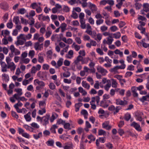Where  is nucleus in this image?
<instances>
[{"mask_svg": "<svg viewBox=\"0 0 149 149\" xmlns=\"http://www.w3.org/2000/svg\"><path fill=\"white\" fill-rule=\"evenodd\" d=\"M111 86V81H108V84H107L106 85L104 86L105 90L108 91Z\"/></svg>", "mask_w": 149, "mask_h": 149, "instance_id": "nucleus-47", "label": "nucleus"}, {"mask_svg": "<svg viewBox=\"0 0 149 149\" xmlns=\"http://www.w3.org/2000/svg\"><path fill=\"white\" fill-rule=\"evenodd\" d=\"M1 71L3 72H6L8 68V65H6L5 62H2L1 64Z\"/></svg>", "mask_w": 149, "mask_h": 149, "instance_id": "nucleus-17", "label": "nucleus"}, {"mask_svg": "<svg viewBox=\"0 0 149 149\" xmlns=\"http://www.w3.org/2000/svg\"><path fill=\"white\" fill-rule=\"evenodd\" d=\"M131 126L134 127L136 130L139 131H142L140 125L135 122H133L130 125Z\"/></svg>", "mask_w": 149, "mask_h": 149, "instance_id": "nucleus-10", "label": "nucleus"}, {"mask_svg": "<svg viewBox=\"0 0 149 149\" xmlns=\"http://www.w3.org/2000/svg\"><path fill=\"white\" fill-rule=\"evenodd\" d=\"M22 94H15L13 97H10V100L12 102H14L15 101L14 98H15L17 100H19V97Z\"/></svg>", "mask_w": 149, "mask_h": 149, "instance_id": "nucleus-12", "label": "nucleus"}, {"mask_svg": "<svg viewBox=\"0 0 149 149\" xmlns=\"http://www.w3.org/2000/svg\"><path fill=\"white\" fill-rule=\"evenodd\" d=\"M134 117L136 118V119L137 120L139 121H142V116L143 115V113L139 111H135L134 113Z\"/></svg>", "mask_w": 149, "mask_h": 149, "instance_id": "nucleus-3", "label": "nucleus"}, {"mask_svg": "<svg viewBox=\"0 0 149 149\" xmlns=\"http://www.w3.org/2000/svg\"><path fill=\"white\" fill-rule=\"evenodd\" d=\"M26 12V10L24 8H22L19 9L17 12L18 14L23 15Z\"/></svg>", "mask_w": 149, "mask_h": 149, "instance_id": "nucleus-34", "label": "nucleus"}, {"mask_svg": "<svg viewBox=\"0 0 149 149\" xmlns=\"http://www.w3.org/2000/svg\"><path fill=\"white\" fill-rule=\"evenodd\" d=\"M88 4L89 5V6L93 12L97 10V8L96 6L94 4L92 3L91 2L88 3Z\"/></svg>", "mask_w": 149, "mask_h": 149, "instance_id": "nucleus-21", "label": "nucleus"}, {"mask_svg": "<svg viewBox=\"0 0 149 149\" xmlns=\"http://www.w3.org/2000/svg\"><path fill=\"white\" fill-rule=\"evenodd\" d=\"M35 54V51L33 50H30L29 52L28 56L29 57L32 58L34 56Z\"/></svg>", "mask_w": 149, "mask_h": 149, "instance_id": "nucleus-41", "label": "nucleus"}, {"mask_svg": "<svg viewBox=\"0 0 149 149\" xmlns=\"http://www.w3.org/2000/svg\"><path fill=\"white\" fill-rule=\"evenodd\" d=\"M10 49L12 54H13L15 55H18L20 54V51L15 48L13 45H11L10 47Z\"/></svg>", "mask_w": 149, "mask_h": 149, "instance_id": "nucleus-4", "label": "nucleus"}, {"mask_svg": "<svg viewBox=\"0 0 149 149\" xmlns=\"http://www.w3.org/2000/svg\"><path fill=\"white\" fill-rule=\"evenodd\" d=\"M87 0H79V3L81 4L83 7H85L87 6Z\"/></svg>", "mask_w": 149, "mask_h": 149, "instance_id": "nucleus-42", "label": "nucleus"}, {"mask_svg": "<svg viewBox=\"0 0 149 149\" xmlns=\"http://www.w3.org/2000/svg\"><path fill=\"white\" fill-rule=\"evenodd\" d=\"M28 55V53L27 51H25L23 52L21 56V58H25Z\"/></svg>", "mask_w": 149, "mask_h": 149, "instance_id": "nucleus-60", "label": "nucleus"}, {"mask_svg": "<svg viewBox=\"0 0 149 149\" xmlns=\"http://www.w3.org/2000/svg\"><path fill=\"white\" fill-rule=\"evenodd\" d=\"M97 70L98 72L100 73L103 75H105L107 72L106 70L100 66H98L97 67Z\"/></svg>", "mask_w": 149, "mask_h": 149, "instance_id": "nucleus-8", "label": "nucleus"}, {"mask_svg": "<svg viewBox=\"0 0 149 149\" xmlns=\"http://www.w3.org/2000/svg\"><path fill=\"white\" fill-rule=\"evenodd\" d=\"M15 87V85L12 83H11L9 86V89L8 90V93H12L13 89Z\"/></svg>", "mask_w": 149, "mask_h": 149, "instance_id": "nucleus-26", "label": "nucleus"}, {"mask_svg": "<svg viewBox=\"0 0 149 149\" xmlns=\"http://www.w3.org/2000/svg\"><path fill=\"white\" fill-rule=\"evenodd\" d=\"M125 90L123 89H120L118 88H115V89H112L111 90L110 93H113L115 92H119V93H124Z\"/></svg>", "mask_w": 149, "mask_h": 149, "instance_id": "nucleus-15", "label": "nucleus"}, {"mask_svg": "<svg viewBox=\"0 0 149 149\" xmlns=\"http://www.w3.org/2000/svg\"><path fill=\"white\" fill-rule=\"evenodd\" d=\"M38 19L39 21H45L49 22L50 21V18L48 16H45L42 14H40L38 16Z\"/></svg>", "mask_w": 149, "mask_h": 149, "instance_id": "nucleus-6", "label": "nucleus"}, {"mask_svg": "<svg viewBox=\"0 0 149 149\" xmlns=\"http://www.w3.org/2000/svg\"><path fill=\"white\" fill-rule=\"evenodd\" d=\"M74 52L72 50H71L69 51L68 53L66 54L65 57L69 59H72L73 57Z\"/></svg>", "mask_w": 149, "mask_h": 149, "instance_id": "nucleus-18", "label": "nucleus"}, {"mask_svg": "<svg viewBox=\"0 0 149 149\" xmlns=\"http://www.w3.org/2000/svg\"><path fill=\"white\" fill-rule=\"evenodd\" d=\"M72 46H74V49L76 51H79L80 48V47L79 45H76L74 43L72 44Z\"/></svg>", "mask_w": 149, "mask_h": 149, "instance_id": "nucleus-63", "label": "nucleus"}, {"mask_svg": "<svg viewBox=\"0 0 149 149\" xmlns=\"http://www.w3.org/2000/svg\"><path fill=\"white\" fill-rule=\"evenodd\" d=\"M131 117V114L129 113H126L125 116L124 118L126 121H129Z\"/></svg>", "mask_w": 149, "mask_h": 149, "instance_id": "nucleus-50", "label": "nucleus"}, {"mask_svg": "<svg viewBox=\"0 0 149 149\" xmlns=\"http://www.w3.org/2000/svg\"><path fill=\"white\" fill-rule=\"evenodd\" d=\"M143 10L144 11L147 12L149 11V4L145 3L143 4Z\"/></svg>", "mask_w": 149, "mask_h": 149, "instance_id": "nucleus-36", "label": "nucleus"}, {"mask_svg": "<svg viewBox=\"0 0 149 149\" xmlns=\"http://www.w3.org/2000/svg\"><path fill=\"white\" fill-rule=\"evenodd\" d=\"M64 125V128L65 129H68V130H71V129L70 127V125L69 123H64L63 125Z\"/></svg>", "mask_w": 149, "mask_h": 149, "instance_id": "nucleus-48", "label": "nucleus"}, {"mask_svg": "<svg viewBox=\"0 0 149 149\" xmlns=\"http://www.w3.org/2000/svg\"><path fill=\"white\" fill-rule=\"evenodd\" d=\"M63 59L60 58L57 62V69H58L63 64Z\"/></svg>", "mask_w": 149, "mask_h": 149, "instance_id": "nucleus-22", "label": "nucleus"}, {"mask_svg": "<svg viewBox=\"0 0 149 149\" xmlns=\"http://www.w3.org/2000/svg\"><path fill=\"white\" fill-rule=\"evenodd\" d=\"M38 61L40 63H42L44 61V59L42 54H38Z\"/></svg>", "mask_w": 149, "mask_h": 149, "instance_id": "nucleus-44", "label": "nucleus"}, {"mask_svg": "<svg viewBox=\"0 0 149 149\" xmlns=\"http://www.w3.org/2000/svg\"><path fill=\"white\" fill-rule=\"evenodd\" d=\"M30 61V59L28 58H21L20 63L21 64L24 63L27 64L29 63Z\"/></svg>", "mask_w": 149, "mask_h": 149, "instance_id": "nucleus-31", "label": "nucleus"}, {"mask_svg": "<svg viewBox=\"0 0 149 149\" xmlns=\"http://www.w3.org/2000/svg\"><path fill=\"white\" fill-rule=\"evenodd\" d=\"M118 69H119L118 66H115L114 68L111 69V72L114 73H116L117 72L118 70Z\"/></svg>", "mask_w": 149, "mask_h": 149, "instance_id": "nucleus-51", "label": "nucleus"}, {"mask_svg": "<svg viewBox=\"0 0 149 149\" xmlns=\"http://www.w3.org/2000/svg\"><path fill=\"white\" fill-rule=\"evenodd\" d=\"M17 39H20L25 41L26 39L25 38V35L24 34H20L19 36L17 37Z\"/></svg>", "mask_w": 149, "mask_h": 149, "instance_id": "nucleus-46", "label": "nucleus"}, {"mask_svg": "<svg viewBox=\"0 0 149 149\" xmlns=\"http://www.w3.org/2000/svg\"><path fill=\"white\" fill-rule=\"evenodd\" d=\"M102 38V35L100 33H98L96 35V40H100Z\"/></svg>", "mask_w": 149, "mask_h": 149, "instance_id": "nucleus-59", "label": "nucleus"}, {"mask_svg": "<svg viewBox=\"0 0 149 149\" xmlns=\"http://www.w3.org/2000/svg\"><path fill=\"white\" fill-rule=\"evenodd\" d=\"M50 115L48 114H47L46 116H44L42 117V120L44 122V123L43 124V125L46 126V125L49 124V122L48 120L50 118Z\"/></svg>", "mask_w": 149, "mask_h": 149, "instance_id": "nucleus-9", "label": "nucleus"}, {"mask_svg": "<svg viewBox=\"0 0 149 149\" xmlns=\"http://www.w3.org/2000/svg\"><path fill=\"white\" fill-rule=\"evenodd\" d=\"M54 141L53 139H49L46 142V143L48 146H53Z\"/></svg>", "mask_w": 149, "mask_h": 149, "instance_id": "nucleus-37", "label": "nucleus"}, {"mask_svg": "<svg viewBox=\"0 0 149 149\" xmlns=\"http://www.w3.org/2000/svg\"><path fill=\"white\" fill-rule=\"evenodd\" d=\"M71 24L74 26H78L79 25V23L77 20H74L71 22Z\"/></svg>", "mask_w": 149, "mask_h": 149, "instance_id": "nucleus-64", "label": "nucleus"}, {"mask_svg": "<svg viewBox=\"0 0 149 149\" xmlns=\"http://www.w3.org/2000/svg\"><path fill=\"white\" fill-rule=\"evenodd\" d=\"M2 79L5 82H8L9 79L8 75L6 73L2 74Z\"/></svg>", "mask_w": 149, "mask_h": 149, "instance_id": "nucleus-28", "label": "nucleus"}, {"mask_svg": "<svg viewBox=\"0 0 149 149\" xmlns=\"http://www.w3.org/2000/svg\"><path fill=\"white\" fill-rule=\"evenodd\" d=\"M63 81L64 83L68 84H70L72 82V81L70 79H68L65 78L63 79Z\"/></svg>", "mask_w": 149, "mask_h": 149, "instance_id": "nucleus-62", "label": "nucleus"}, {"mask_svg": "<svg viewBox=\"0 0 149 149\" xmlns=\"http://www.w3.org/2000/svg\"><path fill=\"white\" fill-rule=\"evenodd\" d=\"M89 60V58L88 57L84 58L83 60V58L82 56L80 55H79L74 60L73 63L77 64H80V62L81 61L82 64H87Z\"/></svg>", "mask_w": 149, "mask_h": 149, "instance_id": "nucleus-1", "label": "nucleus"}, {"mask_svg": "<svg viewBox=\"0 0 149 149\" xmlns=\"http://www.w3.org/2000/svg\"><path fill=\"white\" fill-rule=\"evenodd\" d=\"M100 29L102 32H104L107 30L108 27L105 25H103L100 27Z\"/></svg>", "mask_w": 149, "mask_h": 149, "instance_id": "nucleus-55", "label": "nucleus"}, {"mask_svg": "<svg viewBox=\"0 0 149 149\" xmlns=\"http://www.w3.org/2000/svg\"><path fill=\"white\" fill-rule=\"evenodd\" d=\"M52 53H53L52 50H49L47 51L46 53L47 58L48 59H52Z\"/></svg>", "mask_w": 149, "mask_h": 149, "instance_id": "nucleus-32", "label": "nucleus"}, {"mask_svg": "<svg viewBox=\"0 0 149 149\" xmlns=\"http://www.w3.org/2000/svg\"><path fill=\"white\" fill-rule=\"evenodd\" d=\"M10 34V31L7 30H3L1 31V35L4 38H6V36H8Z\"/></svg>", "mask_w": 149, "mask_h": 149, "instance_id": "nucleus-23", "label": "nucleus"}, {"mask_svg": "<svg viewBox=\"0 0 149 149\" xmlns=\"http://www.w3.org/2000/svg\"><path fill=\"white\" fill-rule=\"evenodd\" d=\"M13 22L15 23L16 25H17L19 23H20L18 16L14 17L13 18Z\"/></svg>", "mask_w": 149, "mask_h": 149, "instance_id": "nucleus-45", "label": "nucleus"}, {"mask_svg": "<svg viewBox=\"0 0 149 149\" xmlns=\"http://www.w3.org/2000/svg\"><path fill=\"white\" fill-rule=\"evenodd\" d=\"M30 21L29 24L31 26L33 25L35 23V19L33 17H30L29 18Z\"/></svg>", "mask_w": 149, "mask_h": 149, "instance_id": "nucleus-52", "label": "nucleus"}, {"mask_svg": "<svg viewBox=\"0 0 149 149\" xmlns=\"http://www.w3.org/2000/svg\"><path fill=\"white\" fill-rule=\"evenodd\" d=\"M47 31L46 32L45 37L46 38H49L52 33V31H51L49 27L47 28Z\"/></svg>", "mask_w": 149, "mask_h": 149, "instance_id": "nucleus-27", "label": "nucleus"}, {"mask_svg": "<svg viewBox=\"0 0 149 149\" xmlns=\"http://www.w3.org/2000/svg\"><path fill=\"white\" fill-rule=\"evenodd\" d=\"M42 44H40L38 42H36L35 43L34 48L36 50H41L42 48Z\"/></svg>", "mask_w": 149, "mask_h": 149, "instance_id": "nucleus-20", "label": "nucleus"}, {"mask_svg": "<svg viewBox=\"0 0 149 149\" xmlns=\"http://www.w3.org/2000/svg\"><path fill=\"white\" fill-rule=\"evenodd\" d=\"M34 84L36 86V89L38 90H40L41 88L45 86V84L42 81H40L38 79H36L33 81Z\"/></svg>", "mask_w": 149, "mask_h": 149, "instance_id": "nucleus-2", "label": "nucleus"}, {"mask_svg": "<svg viewBox=\"0 0 149 149\" xmlns=\"http://www.w3.org/2000/svg\"><path fill=\"white\" fill-rule=\"evenodd\" d=\"M11 115L13 117L16 119H18L19 118V116L16 113L13 111H11Z\"/></svg>", "mask_w": 149, "mask_h": 149, "instance_id": "nucleus-58", "label": "nucleus"}, {"mask_svg": "<svg viewBox=\"0 0 149 149\" xmlns=\"http://www.w3.org/2000/svg\"><path fill=\"white\" fill-rule=\"evenodd\" d=\"M83 87L87 89H89L90 86L89 84L87 83L86 81H83L81 83Z\"/></svg>", "mask_w": 149, "mask_h": 149, "instance_id": "nucleus-35", "label": "nucleus"}, {"mask_svg": "<svg viewBox=\"0 0 149 149\" xmlns=\"http://www.w3.org/2000/svg\"><path fill=\"white\" fill-rule=\"evenodd\" d=\"M33 79V77H31L28 79H24L22 82L23 85L25 86H26L27 85L31 83Z\"/></svg>", "mask_w": 149, "mask_h": 149, "instance_id": "nucleus-19", "label": "nucleus"}, {"mask_svg": "<svg viewBox=\"0 0 149 149\" xmlns=\"http://www.w3.org/2000/svg\"><path fill=\"white\" fill-rule=\"evenodd\" d=\"M13 24L12 21H10L8 22L7 23L6 25L7 27L10 29H11L13 27Z\"/></svg>", "mask_w": 149, "mask_h": 149, "instance_id": "nucleus-54", "label": "nucleus"}, {"mask_svg": "<svg viewBox=\"0 0 149 149\" xmlns=\"http://www.w3.org/2000/svg\"><path fill=\"white\" fill-rule=\"evenodd\" d=\"M139 100L143 102L145 101H149V94L148 95L143 96L142 97L140 98Z\"/></svg>", "mask_w": 149, "mask_h": 149, "instance_id": "nucleus-24", "label": "nucleus"}, {"mask_svg": "<svg viewBox=\"0 0 149 149\" xmlns=\"http://www.w3.org/2000/svg\"><path fill=\"white\" fill-rule=\"evenodd\" d=\"M67 26L66 24L65 23H63L61 24L60 28L61 29L62 32H64L66 30Z\"/></svg>", "mask_w": 149, "mask_h": 149, "instance_id": "nucleus-25", "label": "nucleus"}, {"mask_svg": "<svg viewBox=\"0 0 149 149\" xmlns=\"http://www.w3.org/2000/svg\"><path fill=\"white\" fill-rule=\"evenodd\" d=\"M98 133L99 135H105L106 132L105 131L102 129H100L99 130Z\"/></svg>", "mask_w": 149, "mask_h": 149, "instance_id": "nucleus-56", "label": "nucleus"}, {"mask_svg": "<svg viewBox=\"0 0 149 149\" xmlns=\"http://www.w3.org/2000/svg\"><path fill=\"white\" fill-rule=\"evenodd\" d=\"M42 133L41 132L39 133L38 135L37 134L33 135V137L36 139H38L40 137H42Z\"/></svg>", "mask_w": 149, "mask_h": 149, "instance_id": "nucleus-49", "label": "nucleus"}, {"mask_svg": "<svg viewBox=\"0 0 149 149\" xmlns=\"http://www.w3.org/2000/svg\"><path fill=\"white\" fill-rule=\"evenodd\" d=\"M136 2V3L134 5L136 9L137 10L140 9L141 7V4L140 3H137V2Z\"/></svg>", "mask_w": 149, "mask_h": 149, "instance_id": "nucleus-61", "label": "nucleus"}, {"mask_svg": "<svg viewBox=\"0 0 149 149\" xmlns=\"http://www.w3.org/2000/svg\"><path fill=\"white\" fill-rule=\"evenodd\" d=\"M107 40L104 39L103 41V43L104 44H107L110 45L111 44L113 41V39L111 38L107 37Z\"/></svg>", "mask_w": 149, "mask_h": 149, "instance_id": "nucleus-11", "label": "nucleus"}, {"mask_svg": "<svg viewBox=\"0 0 149 149\" xmlns=\"http://www.w3.org/2000/svg\"><path fill=\"white\" fill-rule=\"evenodd\" d=\"M82 68V66L81 64H77L74 63L72 64L71 69L74 71H76L77 70H80Z\"/></svg>", "mask_w": 149, "mask_h": 149, "instance_id": "nucleus-5", "label": "nucleus"}, {"mask_svg": "<svg viewBox=\"0 0 149 149\" xmlns=\"http://www.w3.org/2000/svg\"><path fill=\"white\" fill-rule=\"evenodd\" d=\"M41 66L39 64L37 65L36 67L33 66L31 70V74H35L37 71L41 69Z\"/></svg>", "mask_w": 149, "mask_h": 149, "instance_id": "nucleus-7", "label": "nucleus"}, {"mask_svg": "<svg viewBox=\"0 0 149 149\" xmlns=\"http://www.w3.org/2000/svg\"><path fill=\"white\" fill-rule=\"evenodd\" d=\"M39 6H39L38 4L36 3H32L30 6V7L31 8L33 9H36V8H38Z\"/></svg>", "mask_w": 149, "mask_h": 149, "instance_id": "nucleus-43", "label": "nucleus"}, {"mask_svg": "<svg viewBox=\"0 0 149 149\" xmlns=\"http://www.w3.org/2000/svg\"><path fill=\"white\" fill-rule=\"evenodd\" d=\"M112 86L113 88H116L117 86L118 83L116 80L114 79H112L110 80Z\"/></svg>", "mask_w": 149, "mask_h": 149, "instance_id": "nucleus-29", "label": "nucleus"}, {"mask_svg": "<svg viewBox=\"0 0 149 149\" xmlns=\"http://www.w3.org/2000/svg\"><path fill=\"white\" fill-rule=\"evenodd\" d=\"M63 76L64 77H68L70 75V73L68 71L65 72L63 73Z\"/></svg>", "mask_w": 149, "mask_h": 149, "instance_id": "nucleus-57", "label": "nucleus"}, {"mask_svg": "<svg viewBox=\"0 0 149 149\" xmlns=\"http://www.w3.org/2000/svg\"><path fill=\"white\" fill-rule=\"evenodd\" d=\"M127 102L126 101H123L120 99H116V104L117 105H126L127 104Z\"/></svg>", "mask_w": 149, "mask_h": 149, "instance_id": "nucleus-14", "label": "nucleus"}, {"mask_svg": "<svg viewBox=\"0 0 149 149\" xmlns=\"http://www.w3.org/2000/svg\"><path fill=\"white\" fill-rule=\"evenodd\" d=\"M38 77L41 79H43L44 77H46V75L43 72L41 71L39 72L37 74Z\"/></svg>", "mask_w": 149, "mask_h": 149, "instance_id": "nucleus-33", "label": "nucleus"}, {"mask_svg": "<svg viewBox=\"0 0 149 149\" xmlns=\"http://www.w3.org/2000/svg\"><path fill=\"white\" fill-rule=\"evenodd\" d=\"M114 53L116 54H118L120 57H123V54L122 52L120 51L119 49H117L114 51Z\"/></svg>", "mask_w": 149, "mask_h": 149, "instance_id": "nucleus-38", "label": "nucleus"}, {"mask_svg": "<svg viewBox=\"0 0 149 149\" xmlns=\"http://www.w3.org/2000/svg\"><path fill=\"white\" fill-rule=\"evenodd\" d=\"M8 65V68L10 69L11 71L14 72L16 68V66L14 63L13 62H11Z\"/></svg>", "mask_w": 149, "mask_h": 149, "instance_id": "nucleus-13", "label": "nucleus"}, {"mask_svg": "<svg viewBox=\"0 0 149 149\" xmlns=\"http://www.w3.org/2000/svg\"><path fill=\"white\" fill-rule=\"evenodd\" d=\"M17 39V41L15 42V44L17 46L19 45H22L24 44L25 42V41L20 39Z\"/></svg>", "mask_w": 149, "mask_h": 149, "instance_id": "nucleus-40", "label": "nucleus"}, {"mask_svg": "<svg viewBox=\"0 0 149 149\" xmlns=\"http://www.w3.org/2000/svg\"><path fill=\"white\" fill-rule=\"evenodd\" d=\"M121 34L119 32L112 34L113 37L116 39H118L121 37Z\"/></svg>", "mask_w": 149, "mask_h": 149, "instance_id": "nucleus-39", "label": "nucleus"}, {"mask_svg": "<svg viewBox=\"0 0 149 149\" xmlns=\"http://www.w3.org/2000/svg\"><path fill=\"white\" fill-rule=\"evenodd\" d=\"M104 20L102 19H99L96 21V24L97 26L100 25L103 23Z\"/></svg>", "mask_w": 149, "mask_h": 149, "instance_id": "nucleus-53", "label": "nucleus"}, {"mask_svg": "<svg viewBox=\"0 0 149 149\" xmlns=\"http://www.w3.org/2000/svg\"><path fill=\"white\" fill-rule=\"evenodd\" d=\"M1 8L3 10H7L9 8L8 4L6 2H3L0 4Z\"/></svg>", "mask_w": 149, "mask_h": 149, "instance_id": "nucleus-16", "label": "nucleus"}, {"mask_svg": "<svg viewBox=\"0 0 149 149\" xmlns=\"http://www.w3.org/2000/svg\"><path fill=\"white\" fill-rule=\"evenodd\" d=\"M58 38L59 36L58 35H53L52 36L51 39L52 41H59V39Z\"/></svg>", "mask_w": 149, "mask_h": 149, "instance_id": "nucleus-30", "label": "nucleus"}]
</instances>
